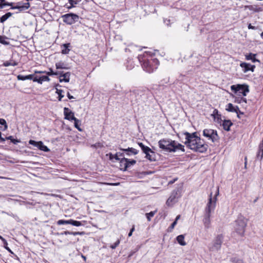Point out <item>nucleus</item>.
Returning <instances> with one entry per match:
<instances>
[{
  "label": "nucleus",
  "instance_id": "nucleus-1",
  "mask_svg": "<svg viewBox=\"0 0 263 263\" xmlns=\"http://www.w3.org/2000/svg\"><path fill=\"white\" fill-rule=\"evenodd\" d=\"M158 146L160 148L167 152H175L180 150L185 152L183 145L178 143L175 140L168 139H162L158 141Z\"/></svg>",
  "mask_w": 263,
  "mask_h": 263
},
{
  "label": "nucleus",
  "instance_id": "nucleus-2",
  "mask_svg": "<svg viewBox=\"0 0 263 263\" xmlns=\"http://www.w3.org/2000/svg\"><path fill=\"white\" fill-rule=\"evenodd\" d=\"M138 58L143 70L148 73L154 72L158 68L159 64V62L157 59L148 58L145 54L139 55Z\"/></svg>",
  "mask_w": 263,
  "mask_h": 263
},
{
  "label": "nucleus",
  "instance_id": "nucleus-3",
  "mask_svg": "<svg viewBox=\"0 0 263 263\" xmlns=\"http://www.w3.org/2000/svg\"><path fill=\"white\" fill-rule=\"evenodd\" d=\"M184 144L190 149L201 153L205 152L207 151L208 145L202 143L201 140H197L196 139H185Z\"/></svg>",
  "mask_w": 263,
  "mask_h": 263
},
{
  "label": "nucleus",
  "instance_id": "nucleus-4",
  "mask_svg": "<svg viewBox=\"0 0 263 263\" xmlns=\"http://www.w3.org/2000/svg\"><path fill=\"white\" fill-rule=\"evenodd\" d=\"M247 224V219L242 215L239 216L234 222V230L235 232L242 236L244 235Z\"/></svg>",
  "mask_w": 263,
  "mask_h": 263
},
{
  "label": "nucleus",
  "instance_id": "nucleus-5",
  "mask_svg": "<svg viewBox=\"0 0 263 263\" xmlns=\"http://www.w3.org/2000/svg\"><path fill=\"white\" fill-rule=\"evenodd\" d=\"M231 89L239 96H246L249 91V86L246 84L233 85L231 86Z\"/></svg>",
  "mask_w": 263,
  "mask_h": 263
},
{
  "label": "nucleus",
  "instance_id": "nucleus-6",
  "mask_svg": "<svg viewBox=\"0 0 263 263\" xmlns=\"http://www.w3.org/2000/svg\"><path fill=\"white\" fill-rule=\"evenodd\" d=\"M219 194V190L218 189L215 197L212 198V193H211L210 195V198L209 199L208 202L206 205V207L204 209V214H207L211 215V213L212 211H213L215 209L216 202L217 201V196Z\"/></svg>",
  "mask_w": 263,
  "mask_h": 263
},
{
  "label": "nucleus",
  "instance_id": "nucleus-7",
  "mask_svg": "<svg viewBox=\"0 0 263 263\" xmlns=\"http://www.w3.org/2000/svg\"><path fill=\"white\" fill-rule=\"evenodd\" d=\"M138 144L141 148L143 153L145 154V158L150 161L156 160L155 153L149 147L145 146L142 142H138Z\"/></svg>",
  "mask_w": 263,
  "mask_h": 263
},
{
  "label": "nucleus",
  "instance_id": "nucleus-8",
  "mask_svg": "<svg viewBox=\"0 0 263 263\" xmlns=\"http://www.w3.org/2000/svg\"><path fill=\"white\" fill-rule=\"evenodd\" d=\"M203 135L213 143L218 142L220 139L217 131L213 129H204L203 130Z\"/></svg>",
  "mask_w": 263,
  "mask_h": 263
},
{
  "label": "nucleus",
  "instance_id": "nucleus-9",
  "mask_svg": "<svg viewBox=\"0 0 263 263\" xmlns=\"http://www.w3.org/2000/svg\"><path fill=\"white\" fill-rule=\"evenodd\" d=\"M61 17L63 19V22L69 25L74 24L78 22L79 19V16L73 13L64 14L62 15Z\"/></svg>",
  "mask_w": 263,
  "mask_h": 263
},
{
  "label": "nucleus",
  "instance_id": "nucleus-10",
  "mask_svg": "<svg viewBox=\"0 0 263 263\" xmlns=\"http://www.w3.org/2000/svg\"><path fill=\"white\" fill-rule=\"evenodd\" d=\"M180 196L179 192L178 190H174L171 193L170 197L167 200L166 204L168 206L173 205L175 202H177V199Z\"/></svg>",
  "mask_w": 263,
  "mask_h": 263
},
{
  "label": "nucleus",
  "instance_id": "nucleus-11",
  "mask_svg": "<svg viewBox=\"0 0 263 263\" xmlns=\"http://www.w3.org/2000/svg\"><path fill=\"white\" fill-rule=\"evenodd\" d=\"M223 241V236L222 235H218L214 241L212 247H210V250L211 251H218L220 248Z\"/></svg>",
  "mask_w": 263,
  "mask_h": 263
},
{
  "label": "nucleus",
  "instance_id": "nucleus-12",
  "mask_svg": "<svg viewBox=\"0 0 263 263\" xmlns=\"http://www.w3.org/2000/svg\"><path fill=\"white\" fill-rule=\"evenodd\" d=\"M29 143L35 147L38 148L40 150L44 151L45 152H49L50 151L49 148L45 145L42 141H35L33 140H30Z\"/></svg>",
  "mask_w": 263,
  "mask_h": 263
},
{
  "label": "nucleus",
  "instance_id": "nucleus-13",
  "mask_svg": "<svg viewBox=\"0 0 263 263\" xmlns=\"http://www.w3.org/2000/svg\"><path fill=\"white\" fill-rule=\"evenodd\" d=\"M240 66L242 68V71L245 73L248 72L249 70L253 72L255 68V65H251L246 62L241 63L240 64Z\"/></svg>",
  "mask_w": 263,
  "mask_h": 263
},
{
  "label": "nucleus",
  "instance_id": "nucleus-14",
  "mask_svg": "<svg viewBox=\"0 0 263 263\" xmlns=\"http://www.w3.org/2000/svg\"><path fill=\"white\" fill-rule=\"evenodd\" d=\"M64 114L65 119L69 121H72L76 119L74 115V112L70 110L68 108L65 107L64 108Z\"/></svg>",
  "mask_w": 263,
  "mask_h": 263
},
{
  "label": "nucleus",
  "instance_id": "nucleus-15",
  "mask_svg": "<svg viewBox=\"0 0 263 263\" xmlns=\"http://www.w3.org/2000/svg\"><path fill=\"white\" fill-rule=\"evenodd\" d=\"M60 74L59 75V81L60 82H69L70 80V72H67L64 73L63 71H60Z\"/></svg>",
  "mask_w": 263,
  "mask_h": 263
},
{
  "label": "nucleus",
  "instance_id": "nucleus-16",
  "mask_svg": "<svg viewBox=\"0 0 263 263\" xmlns=\"http://www.w3.org/2000/svg\"><path fill=\"white\" fill-rule=\"evenodd\" d=\"M119 149L124 152L128 156H130L132 155H136L139 153L138 150L133 147H128L127 148H119Z\"/></svg>",
  "mask_w": 263,
  "mask_h": 263
},
{
  "label": "nucleus",
  "instance_id": "nucleus-17",
  "mask_svg": "<svg viewBox=\"0 0 263 263\" xmlns=\"http://www.w3.org/2000/svg\"><path fill=\"white\" fill-rule=\"evenodd\" d=\"M141 93H142V91L139 90H135L132 91H130L129 95L127 96V97L130 100L131 102L133 103L137 101V99L136 98L137 96L139 95Z\"/></svg>",
  "mask_w": 263,
  "mask_h": 263
},
{
  "label": "nucleus",
  "instance_id": "nucleus-18",
  "mask_svg": "<svg viewBox=\"0 0 263 263\" xmlns=\"http://www.w3.org/2000/svg\"><path fill=\"white\" fill-rule=\"evenodd\" d=\"M127 161V158H125L124 157L121 158V160L119 161L120 163V170L123 172L126 171L128 168Z\"/></svg>",
  "mask_w": 263,
  "mask_h": 263
},
{
  "label": "nucleus",
  "instance_id": "nucleus-19",
  "mask_svg": "<svg viewBox=\"0 0 263 263\" xmlns=\"http://www.w3.org/2000/svg\"><path fill=\"white\" fill-rule=\"evenodd\" d=\"M184 135L185 136V139H196L198 141L201 140V138L198 136L197 132L190 133L186 132L184 133Z\"/></svg>",
  "mask_w": 263,
  "mask_h": 263
},
{
  "label": "nucleus",
  "instance_id": "nucleus-20",
  "mask_svg": "<svg viewBox=\"0 0 263 263\" xmlns=\"http://www.w3.org/2000/svg\"><path fill=\"white\" fill-rule=\"evenodd\" d=\"M49 71L46 72L45 71H35L34 73H46L48 76H58L60 74V71H53L51 68L49 69Z\"/></svg>",
  "mask_w": 263,
  "mask_h": 263
},
{
  "label": "nucleus",
  "instance_id": "nucleus-21",
  "mask_svg": "<svg viewBox=\"0 0 263 263\" xmlns=\"http://www.w3.org/2000/svg\"><path fill=\"white\" fill-rule=\"evenodd\" d=\"M124 153L117 152L116 154L114 155L111 153L109 154V159L112 160L113 159H115L117 161H119L121 160V158L124 157Z\"/></svg>",
  "mask_w": 263,
  "mask_h": 263
},
{
  "label": "nucleus",
  "instance_id": "nucleus-22",
  "mask_svg": "<svg viewBox=\"0 0 263 263\" xmlns=\"http://www.w3.org/2000/svg\"><path fill=\"white\" fill-rule=\"evenodd\" d=\"M233 125V123L230 120H224L222 126L223 128L226 131L230 130V127Z\"/></svg>",
  "mask_w": 263,
  "mask_h": 263
},
{
  "label": "nucleus",
  "instance_id": "nucleus-23",
  "mask_svg": "<svg viewBox=\"0 0 263 263\" xmlns=\"http://www.w3.org/2000/svg\"><path fill=\"white\" fill-rule=\"evenodd\" d=\"M211 215L204 214V217L203 219V222L205 228L208 229L210 227L211 223L210 220Z\"/></svg>",
  "mask_w": 263,
  "mask_h": 263
},
{
  "label": "nucleus",
  "instance_id": "nucleus-24",
  "mask_svg": "<svg viewBox=\"0 0 263 263\" xmlns=\"http://www.w3.org/2000/svg\"><path fill=\"white\" fill-rule=\"evenodd\" d=\"M70 47V43L63 44L61 46V48H62L61 53L64 54H68L70 50V49H69Z\"/></svg>",
  "mask_w": 263,
  "mask_h": 263
},
{
  "label": "nucleus",
  "instance_id": "nucleus-25",
  "mask_svg": "<svg viewBox=\"0 0 263 263\" xmlns=\"http://www.w3.org/2000/svg\"><path fill=\"white\" fill-rule=\"evenodd\" d=\"M256 54L250 53L246 55V59L247 60H251L254 63L256 62H260L259 60L256 59Z\"/></svg>",
  "mask_w": 263,
  "mask_h": 263
},
{
  "label": "nucleus",
  "instance_id": "nucleus-26",
  "mask_svg": "<svg viewBox=\"0 0 263 263\" xmlns=\"http://www.w3.org/2000/svg\"><path fill=\"white\" fill-rule=\"evenodd\" d=\"M55 67L57 69H67L68 68L66 66V64L62 61H60L55 63Z\"/></svg>",
  "mask_w": 263,
  "mask_h": 263
},
{
  "label": "nucleus",
  "instance_id": "nucleus-27",
  "mask_svg": "<svg viewBox=\"0 0 263 263\" xmlns=\"http://www.w3.org/2000/svg\"><path fill=\"white\" fill-rule=\"evenodd\" d=\"M184 239V236L183 235H180L176 237V240L178 243L182 246H185L186 245V243Z\"/></svg>",
  "mask_w": 263,
  "mask_h": 263
},
{
  "label": "nucleus",
  "instance_id": "nucleus-28",
  "mask_svg": "<svg viewBox=\"0 0 263 263\" xmlns=\"http://www.w3.org/2000/svg\"><path fill=\"white\" fill-rule=\"evenodd\" d=\"M84 234L83 232H70L68 231H64L61 233V235H82Z\"/></svg>",
  "mask_w": 263,
  "mask_h": 263
},
{
  "label": "nucleus",
  "instance_id": "nucleus-29",
  "mask_svg": "<svg viewBox=\"0 0 263 263\" xmlns=\"http://www.w3.org/2000/svg\"><path fill=\"white\" fill-rule=\"evenodd\" d=\"M17 78L18 80L24 81L26 80H32L33 74H29L27 76H23L19 74L17 76Z\"/></svg>",
  "mask_w": 263,
  "mask_h": 263
},
{
  "label": "nucleus",
  "instance_id": "nucleus-30",
  "mask_svg": "<svg viewBox=\"0 0 263 263\" xmlns=\"http://www.w3.org/2000/svg\"><path fill=\"white\" fill-rule=\"evenodd\" d=\"M0 128L3 131L6 130L8 128V125L6 120L4 119H0Z\"/></svg>",
  "mask_w": 263,
  "mask_h": 263
},
{
  "label": "nucleus",
  "instance_id": "nucleus-31",
  "mask_svg": "<svg viewBox=\"0 0 263 263\" xmlns=\"http://www.w3.org/2000/svg\"><path fill=\"white\" fill-rule=\"evenodd\" d=\"M12 15V13L11 12H7L4 15H3L0 18V22L2 23H3L4 22H5L8 18L11 17Z\"/></svg>",
  "mask_w": 263,
  "mask_h": 263
},
{
  "label": "nucleus",
  "instance_id": "nucleus-32",
  "mask_svg": "<svg viewBox=\"0 0 263 263\" xmlns=\"http://www.w3.org/2000/svg\"><path fill=\"white\" fill-rule=\"evenodd\" d=\"M212 115L213 116L214 119H217L218 121H221V115L219 114L218 110L217 109H215L214 110Z\"/></svg>",
  "mask_w": 263,
  "mask_h": 263
},
{
  "label": "nucleus",
  "instance_id": "nucleus-33",
  "mask_svg": "<svg viewBox=\"0 0 263 263\" xmlns=\"http://www.w3.org/2000/svg\"><path fill=\"white\" fill-rule=\"evenodd\" d=\"M5 139H6V140H10L11 142L14 144H16L21 142L20 140L17 139H14L13 137L11 136L6 137Z\"/></svg>",
  "mask_w": 263,
  "mask_h": 263
},
{
  "label": "nucleus",
  "instance_id": "nucleus-34",
  "mask_svg": "<svg viewBox=\"0 0 263 263\" xmlns=\"http://www.w3.org/2000/svg\"><path fill=\"white\" fill-rule=\"evenodd\" d=\"M234 102L237 103H241L242 102L247 103V99L246 98H243V97H236L234 100Z\"/></svg>",
  "mask_w": 263,
  "mask_h": 263
},
{
  "label": "nucleus",
  "instance_id": "nucleus-35",
  "mask_svg": "<svg viewBox=\"0 0 263 263\" xmlns=\"http://www.w3.org/2000/svg\"><path fill=\"white\" fill-rule=\"evenodd\" d=\"M49 81H50V79L47 76H41V78H39L38 83L40 84H42V83L43 82Z\"/></svg>",
  "mask_w": 263,
  "mask_h": 263
},
{
  "label": "nucleus",
  "instance_id": "nucleus-36",
  "mask_svg": "<svg viewBox=\"0 0 263 263\" xmlns=\"http://www.w3.org/2000/svg\"><path fill=\"white\" fill-rule=\"evenodd\" d=\"M156 211H151L149 213H147L145 214V216L146 217V218L148 221H150L151 220V218L153 217L154 215L156 213Z\"/></svg>",
  "mask_w": 263,
  "mask_h": 263
},
{
  "label": "nucleus",
  "instance_id": "nucleus-37",
  "mask_svg": "<svg viewBox=\"0 0 263 263\" xmlns=\"http://www.w3.org/2000/svg\"><path fill=\"white\" fill-rule=\"evenodd\" d=\"M70 224L76 226V227H80L83 225L82 222L79 221L74 220L73 219H70Z\"/></svg>",
  "mask_w": 263,
  "mask_h": 263
},
{
  "label": "nucleus",
  "instance_id": "nucleus-38",
  "mask_svg": "<svg viewBox=\"0 0 263 263\" xmlns=\"http://www.w3.org/2000/svg\"><path fill=\"white\" fill-rule=\"evenodd\" d=\"M70 219L69 220H63L61 219L57 221V224L58 225L62 224H70Z\"/></svg>",
  "mask_w": 263,
  "mask_h": 263
},
{
  "label": "nucleus",
  "instance_id": "nucleus-39",
  "mask_svg": "<svg viewBox=\"0 0 263 263\" xmlns=\"http://www.w3.org/2000/svg\"><path fill=\"white\" fill-rule=\"evenodd\" d=\"M63 90L62 89L56 88V93L58 95V98L59 101H61L62 99L64 97V95H62Z\"/></svg>",
  "mask_w": 263,
  "mask_h": 263
},
{
  "label": "nucleus",
  "instance_id": "nucleus-40",
  "mask_svg": "<svg viewBox=\"0 0 263 263\" xmlns=\"http://www.w3.org/2000/svg\"><path fill=\"white\" fill-rule=\"evenodd\" d=\"M74 121V127L77 128L79 131L81 132L82 129L80 127L79 123H80V121L78 119L76 118L75 120H73Z\"/></svg>",
  "mask_w": 263,
  "mask_h": 263
},
{
  "label": "nucleus",
  "instance_id": "nucleus-41",
  "mask_svg": "<svg viewBox=\"0 0 263 263\" xmlns=\"http://www.w3.org/2000/svg\"><path fill=\"white\" fill-rule=\"evenodd\" d=\"M226 110L229 112H234V106L232 103H229L227 105V107L226 108Z\"/></svg>",
  "mask_w": 263,
  "mask_h": 263
},
{
  "label": "nucleus",
  "instance_id": "nucleus-42",
  "mask_svg": "<svg viewBox=\"0 0 263 263\" xmlns=\"http://www.w3.org/2000/svg\"><path fill=\"white\" fill-rule=\"evenodd\" d=\"M234 110L233 112H236L237 114V116L238 118H240L239 116V114H241L242 115H243V112H241L240 110L239 107L237 106H234Z\"/></svg>",
  "mask_w": 263,
  "mask_h": 263
},
{
  "label": "nucleus",
  "instance_id": "nucleus-43",
  "mask_svg": "<svg viewBox=\"0 0 263 263\" xmlns=\"http://www.w3.org/2000/svg\"><path fill=\"white\" fill-rule=\"evenodd\" d=\"M13 3H9L5 2L4 3L0 4V9H3L6 6H11L12 7V6H13Z\"/></svg>",
  "mask_w": 263,
  "mask_h": 263
},
{
  "label": "nucleus",
  "instance_id": "nucleus-44",
  "mask_svg": "<svg viewBox=\"0 0 263 263\" xmlns=\"http://www.w3.org/2000/svg\"><path fill=\"white\" fill-rule=\"evenodd\" d=\"M231 261L233 263H243V260L236 257H233L231 259Z\"/></svg>",
  "mask_w": 263,
  "mask_h": 263
},
{
  "label": "nucleus",
  "instance_id": "nucleus-45",
  "mask_svg": "<svg viewBox=\"0 0 263 263\" xmlns=\"http://www.w3.org/2000/svg\"><path fill=\"white\" fill-rule=\"evenodd\" d=\"M5 38H6L5 36H3L2 35H0V43L5 45H7L9 43L8 42L5 40Z\"/></svg>",
  "mask_w": 263,
  "mask_h": 263
},
{
  "label": "nucleus",
  "instance_id": "nucleus-46",
  "mask_svg": "<svg viewBox=\"0 0 263 263\" xmlns=\"http://www.w3.org/2000/svg\"><path fill=\"white\" fill-rule=\"evenodd\" d=\"M12 9H18L20 12L24 11L23 6H20V5H16L15 6H12L11 8Z\"/></svg>",
  "mask_w": 263,
  "mask_h": 263
},
{
  "label": "nucleus",
  "instance_id": "nucleus-47",
  "mask_svg": "<svg viewBox=\"0 0 263 263\" xmlns=\"http://www.w3.org/2000/svg\"><path fill=\"white\" fill-rule=\"evenodd\" d=\"M127 163L128 164V167H129L131 165H135L136 163V161L135 160H130L127 159Z\"/></svg>",
  "mask_w": 263,
  "mask_h": 263
},
{
  "label": "nucleus",
  "instance_id": "nucleus-48",
  "mask_svg": "<svg viewBox=\"0 0 263 263\" xmlns=\"http://www.w3.org/2000/svg\"><path fill=\"white\" fill-rule=\"evenodd\" d=\"M120 242V240L118 239L114 244L111 245L110 247L112 249H115L119 246Z\"/></svg>",
  "mask_w": 263,
  "mask_h": 263
},
{
  "label": "nucleus",
  "instance_id": "nucleus-49",
  "mask_svg": "<svg viewBox=\"0 0 263 263\" xmlns=\"http://www.w3.org/2000/svg\"><path fill=\"white\" fill-rule=\"evenodd\" d=\"M68 1L69 4L71 6H73V7L75 6L76 5L78 4L79 3V2L74 0H68Z\"/></svg>",
  "mask_w": 263,
  "mask_h": 263
},
{
  "label": "nucleus",
  "instance_id": "nucleus-50",
  "mask_svg": "<svg viewBox=\"0 0 263 263\" xmlns=\"http://www.w3.org/2000/svg\"><path fill=\"white\" fill-rule=\"evenodd\" d=\"M41 78V76H39L37 75L33 74V79L32 80L33 82H36L38 83V81L39 80V78Z\"/></svg>",
  "mask_w": 263,
  "mask_h": 263
},
{
  "label": "nucleus",
  "instance_id": "nucleus-51",
  "mask_svg": "<svg viewBox=\"0 0 263 263\" xmlns=\"http://www.w3.org/2000/svg\"><path fill=\"white\" fill-rule=\"evenodd\" d=\"M24 10H27L30 7V3L28 2L26 3H25L23 5Z\"/></svg>",
  "mask_w": 263,
  "mask_h": 263
},
{
  "label": "nucleus",
  "instance_id": "nucleus-52",
  "mask_svg": "<svg viewBox=\"0 0 263 263\" xmlns=\"http://www.w3.org/2000/svg\"><path fill=\"white\" fill-rule=\"evenodd\" d=\"M8 245H4V248L11 254H14V253L11 251V250L7 246Z\"/></svg>",
  "mask_w": 263,
  "mask_h": 263
},
{
  "label": "nucleus",
  "instance_id": "nucleus-53",
  "mask_svg": "<svg viewBox=\"0 0 263 263\" xmlns=\"http://www.w3.org/2000/svg\"><path fill=\"white\" fill-rule=\"evenodd\" d=\"M177 222L176 221H174L172 224L170 226L169 228L171 229H173L175 227V226L177 224Z\"/></svg>",
  "mask_w": 263,
  "mask_h": 263
},
{
  "label": "nucleus",
  "instance_id": "nucleus-54",
  "mask_svg": "<svg viewBox=\"0 0 263 263\" xmlns=\"http://www.w3.org/2000/svg\"><path fill=\"white\" fill-rule=\"evenodd\" d=\"M3 65H4V66H5L6 67H8L9 66H12V63H11L9 61H6L4 63Z\"/></svg>",
  "mask_w": 263,
  "mask_h": 263
},
{
  "label": "nucleus",
  "instance_id": "nucleus-55",
  "mask_svg": "<svg viewBox=\"0 0 263 263\" xmlns=\"http://www.w3.org/2000/svg\"><path fill=\"white\" fill-rule=\"evenodd\" d=\"M0 239L3 241L4 245H8L6 240L0 235Z\"/></svg>",
  "mask_w": 263,
  "mask_h": 263
},
{
  "label": "nucleus",
  "instance_id": "nucleus-56",
  "mask_svg": "<svg viewBox=\"0 0 263 263\" xmlns=\"http://www.w3.org/2000/svg\"><path fill=\"white\" fill-rule=\"evenodd\" d=\"M255 12H258L260 11H262V9L261 7H256L255 9H254Z\"/></svg>",
  "mask_w": 263,
  "mask_h": 263
},
{
  "label": "nucleus",
  "instance_id": "nucleus-57",
  "mask_svg": "<svg viewBox=\"0 0 263 263\" xmlns=\"http://www.w3.org/2000/svg\"><path fill=\"white\" fill-rule=\"evenodd\" d=\"M6 141V139L2 137V133L0 132V142L4 143Z\"/></svg>",
  "mask_w": 263,
  "mask_h": 263
},
{
  "label": "nucleus",
  "instance_id": "nucleus-58",
  "mask_svg": "<svg viewBox=\"0 0 263 263\" xmlns=\"http://www.w3.org/2000/svg\"><path fill=\"white\" fill-rule=\"evenodd\" d=\"M248 28H249V29H253V30H255V29H256V27L252 26L251 24H249L248 25Z\"/></svg>",
  "mask_w": 263,
  "mask_h": 263
},
{
  "label": "nucleus",
  "instance_id": "nucleus-59",
  "mask_svg": "<svg viewBox=\"0 0 263 263\" xmlns=\"http://www.w3.org/2000/svg\"><path fill=\"white\" fill-rule=\"evenodd\" d=\"M177 180H178V178H175L173 180L170 181L168 182V184H172L174 183Z\"/></svg>",
  "mask_w": 263,
  "mask_h": 263
},
{
  "label": "nucleus",
  "instance_id": "nucleus-60",
  "mask_svg": "<svg viewBox=\"0 0 263 263\" xmlns=\"http://www.w3.org/2000/svg\"><path fill=\"white\" fill-rule=\"evenodd\" d=\"M67 96L69 99H71L73 98V97L71 96L69 92H67Z\"/></svg>",
  "mask_w": 263,
  "mask_h": 263
},
{
  "label": "nucleus",
  "instance_id": "nucleus-61",
  "mask_svg": "<svg viewBox=\"0 0 263 263\" xmlns=\"http://www.w3.org/2000/svg\"><path fill=\"white\" fill-rule=\"evenodd\" d=\"M180 215H178V216L176 217V219H175V221H176V222H177V221L180 219Z\"/></svg>",
  "mask_w": 263,
  "mask_h": 263
},
{
  "label": "nucleus",
  "instance_id": "nucleus-62",
  "mask_svg": "<svg viewBox=\"0 0 263 263\" xmlns=\"http://www.w3.org/2000/svg\"><path fill=\"white\" fill-rule=\"evenodd\" d=\"M135 231V226H133L132 228L130 229V232H132V233H133V232Z\"/></svg>",
  "mask_w": 263,
  "mask_h": 263
},
{
  "label": "nucleus",
  "instance_id": "nucleus-63",
  "mask_svg": "<svg viewBox=\"0 0 263 263\" xmlns=\"http://www.w3.org/2000/svg\"><path fill=\"white\" fill-rule=\"evenodd\" d=\"M61 86L60 84H57L55 85L54 88L56 89V88H58V87H61Z\"/></svg>",
  "mask_w": 263,
  "mask_h": 263
},
{
  "label": "nucleus",
  "instance_id": "nucleus-64",
  "mask_svg": "<svg viewBox=\"0 0 263 263\" xmlns=\"http://www.w3.org/2000/svg\"><path fill=\"white\" fill-rule=\"evenodd\" d=\"M17 63L15 62H13V63H12V66H13L17 65Z\"/></svg>",
  "mask_w": 263,
  "mask_h": 263
}]
</instances>
